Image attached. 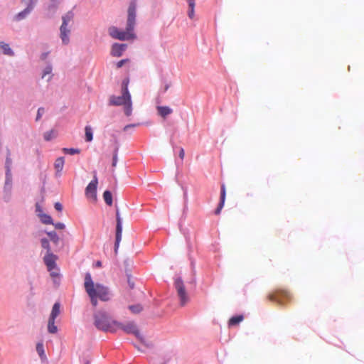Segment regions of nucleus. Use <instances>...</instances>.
Segmentation results:
<instances>
[{
  "label": "nucleus",
  "mask_w": 364,
  "mask_h": 364,
  "mask_svg": "<svg viewBox=\"0 0 364 364\" xmlns=\"http://www.w3.org/2000/svg\"><path fill=\"white\" fill-rule=\"evenodd\" d=\"M85 140L87 141H91L93 139L92 131L90 127L86 126L85 129Z\"/></svg>",
  "instance_id": "obj_26"
},
{
  "label": "nucleus",
  "mask_w": 364,
  "mask_h": 364,
  "mask_svg": "<svg viewBox=\"0 0 364 364\" xmlns=\"http://www.w3.org/2000/svg\"><path fill=\"white\" fill-rule=\"evenodd\" d=\"M52 72V67L51 66H47L43 73L42 77H45L47 75L51 74Z\"/></svg>",
  "instance_id": "obj_34"
},
{
  "label": "nucleus",
  "mask_w": 364,
  "mask_h": 364,
  "mask_svg": "<svg viewBox=\"0 0 364 364\" xmlns=\"http://www.w3.org/2000/svg\"><path fill=\"white\" fill-rule=\"evenodd\" d=\"M74 14L73 12H68L65 16H63V23L60 28V38L64 44L69 43V34L70 30L68 28V26L73 22Z\"/></svg>",
  "instance_id": "obj_4"
},
{
  "label": "nucleus",
  "mask_w": 364,
  "mask_h": 364,
  "mask_svg": "<svg viewBox=\"0 0 364 364\" xmlns=\"http://www.w3.org/2000/svg\"><path fill=\"white\" fill-rule=\"evenodd\" d=\"M84 287L85 291L90 299L91 304L94 307H96L97 305V297H96L95 293L94 292L93 287V280L92 279V276L90 273L87 272L85 276V282Z\"/></svg>",
  "instance_id": "obj_5"
},
{
  "label": "nucleus",
  "mask_w": 364,
  "mask_h": 364,
  "mask_svg": "<svg viewBox=\"0 0 364 364\" xmlns=\"http://www.w3.org/2000/svg\"><path fill=\"white\" fill-rule=\"evenodd\" d=\"M116 242H115V247L117 248L119 247V242L122 240V218L119 215V212L117 210L116 213Z\"/></svg>",
  "instance_id": "obj_12"
},
{
  "label": "nucleus",
  "mask_w": 364,
  "mask_h": 364,
  "mask_svg": "<svg viewBox=\"0 0 364 364\" xmlns=\"http://www.w3.org/2000/svg\"><path fill=\"white\" fill-rule=\"evenodd\" d=\"M94 325L100 331L105 332H116L117 321L112 319L107 312L97 311L94 315Z\"/></svg>",
  "instance_id": "obj_2"
},
{
  "label": "nucleus",
  "mask_w": 364,
  "mask_h": 364,
  "mask_svg": "<svg viewBox=\"0 0 364 364\" xmlns=\"http://www.w3.org/2000/svg\"><path fill=\"white\" fill-rule=\"evenodd\" d=\"M36 351L42 360L46 359V356L45 354L44 346L43 343H38L36 345Z\"/></svg>",
  "instance_id": "obj_21"
},
{
  "label": "nucleus",
  "mask_w": 364,
  "mask_h": 364,
  "mask_svg": "<svg viewBox=\"0 0 364 364\" xmlns=\"http://www.w3.org/2000/svg\"><path fill=\"white\" fill-rule=\"evenodd\" d=\"M53 225H54V227L56 229H59V230H63L65 227V225L62 223H53Z\"/></svg>",
  "instance_id": "obj_35"
},
{
  "label": "nucleus",
  "mask_w": 364,
  "mask_h": 364,
  "mask_svg": "<svg viewBox=\"0 0 364 364\" xmlns=\"http://www.w3.org/2000/svg\"><path fill=\"white\" fill-rule=\"evenodd\" d=\"M94 292L95 293L96 297L99 298L101 301H107L110 299L111 294L109 289L101 284H95L93 282Z\"/></svg>",
  "instance_id": "obj_11"
},
{
  "label": "nucleus",
  "mask_w": 364,
  "mask_h": 364,
  "mask_svg": "<svg viewBox=\"0 0 364 364\" xmlns=\"http://www.w3.org/2000/svg\"><path fill=\"white\" fill-rule=\"evenodd\" d=\"M60 305L59 303L57 302L54 304L49 318L55 320L60 313Z\"/></svg>",
  "instance_id": "obj_18"
},
{
  "label": "nucleus",
  "mask_w": 364,
  "mask_h": 364,
  "mask_svg": "<svg viewBox=\"0 0 364 364\" xmlns=\"http://www.w3.org/2000/svg\"><path fill=\"white\" fill-rule=\"evenodd\" d=\"M85 364H89V362L87 361V362H86Z\"/></svg>",
  "instance_id": "obj_48"
},
{
  "label": "nucleus",
  "mask_w": 364,
  "mask_h": 364,
  "mask_svg": "<svg viewBox=\"0 0 364 364\" xmlns=\"http://www.w3.org/2000/svg\"><path fill=\"white\" fill-rule=\"evenodd\" d=\"M137 125H138V124H131L126 125V126L124 127L123 130H124V132H127L129 128L136 127Z\"/></svg>",
  "instance_id": "obj_39"
},
{
  "label": "nucleus",
  "mask_w": 364,
  "mask_h": 364,
  "mask_svg": "<svg viewBox=\"0 0 364 364\" xmlns=\"http://www.w3.org/2000/svg\"><path fill=\"white\" fill-rule=\"evenodd\" d=\"M98 184V180L97 178L96 172H94V176L92 181L87 185L85 188V196L92 202H96L97 200V187Z\"/></svg>",
  "instance_id": "obj_10"
},
{
  "label": "nucleus",
  "mask_w": 364,
  "mask_h": 364,
  "mask_svg": "<svg viewBox=\"0 0 364 364\" xmlns=\"http://www.w3.org/2000/svg\"><path fill=\"white\" fill-rule=\"evenodd\" d=\"M174 284L180 300V305L183 306L189 301V296L186 291L183 282L181 278H178L175 280Z\"/></svg>",
  "instance_id": "obj_7"
},
{
  "label": "nucleus",
  "mask_w": 364,
  "mask_h": 364,
  "mask_svg": "<svg viewBox=\"0 0 364 364\" xmlns=\"http://www.w3.org/2000/svg\"><path fill=\"white\" fill-rule=\"evenodd\" d=\"M36 210L41 211L40 210V207L38 205L36 206Z\"/></svg>",
  "instance_id": "obj_47"
},
{
  "label": "nucleus",
  "mask_w": 364,
  "mask_h": 364,
  "mask_svg": "<svg viewBox=\"0 0 364 364\" xmlns=\"http://www.w3.org/2000/svg\"><path fill=\"white\" fill-rule=\"evenodd\" d=\"M126 48V44L114 43L112 47L111 54L114 57H120Z\"/></svg>",
  "instance_id": "obj_14"
},
{
  "label": "nucleus",
  "mask_w": 364,
  "mask_h": 364,
  "mask_svg": "<svg viewBox=\"0 0 364 364\" xmlns=\"http://www.w3.org/2000/svg\"><path fill=\"white\" fill-rule=\"evenodd\" d=\"M55 168L58 173H60L64 166V159L63 157L58 158L54 164Z\"/></svg>",
  "instance_id": "obj_19"
},
{
  "label": "nucleus",
  "mask_w": 364,
  "mask_h": 364,
  "mask_svg": "<svg viewBox=\"0 0 364 364\" xmlns=\"http://www.w3.org/2000/svg\"><path fill=\"white\" fill-rule=\"evenodd\" d=\"M41 242L42 247L47 250V252H51L48 240L46 238H43Z\"/></svg>",
  "instance_id": "obj_30"
},
{
  "label": "nucleus",
  "mask_w": 364,
  "mask_h": 364,
  "mask_svg": "<svg viewBox=\"0 0 364 364\" xmlns=\"http://www.w3.org/2000/svg\"><path fill=\"white\" fill-rule=\"evenodd\" d=\"M128 84H129V80H124L122 82V92H125L127 94H130L129 90H128Z\"/></svg>",
  "instance_id": "obj_31"
},
{
  "label": "nucleus",
  "mask_w": 364,
  "mask_h": 364,
  "mask_svg": "<svg viewBox=\"0 0 364 364\" xmlns=\"http://www.w3.org/2000/svg\"><path fill=\"white\" fill-rule=\"evenodd\" d=\"M188 4L189 9H195V0H186Z\"/></svg>",
  "instance_id": "obj_37"
},
{
  "label": "nucleus",
  "mask_w": 364,
  "mask_h": 364,
  "mask_svg": "<svg viewBox=\"0 0 364 364\" xmlns=\"http://www.w3.org/2000/svg\"><path fill=\"white\" fill-rule=\"evenodd\" d=\"M129 283L130 287L133 288L134 287V284L130 282L129 281Z\"/></svg>",
  "instance_id": "obj_46"
},
{
  "label": "nucleus",
  "mask_w": 364,
  "mask_h": 364,
  "mask_svg": "<svg viewBox=\"0 0 364 364\" xmlns=\"http://www.w3.org/2000/svg\"><path fill=\"white\" fill-rule=\"evenodd\" d=\"M109 105L120 106L124 105V114L130 116L132 112V103L130 94L122 92L121 96L112 95L109 97Z\"/></svg>",
  "instance_id": "obj_3"
},
{
  "label": "nucleus",
  "mask_w": 364,
  "mask_h": 364,
  "mask_svg": "<svg viewBox=\"0 0 364 364\" xmlns=\"http://www.w3.org/2000/svg\"><path fill=\"white\" fill-rule=\"evenodd\" d=\"M56 136V133L54 130H50L48 132H46V133H44L43 134V137H44V139L46 141H50L51 139L55 138Z\"/></svg>",
  "instance_id": "obj_25"
},
{
  "label": "nucleus",
  "mask_w": 364,
  "mask_h": 364,
  "mask_svg": "<svg viewBox=\"0 0 364 364\" xmlns=\"http://www.w3.org/2000/svg\"><path fill=\"white\" fill-rule=\"evenodd\" d=\"M118 329H122L127 334H134L137 338L140 340L142 339L139 331L138 330L134 322L130 321L125 324H123L117 321L116 331Z\"/></svg>",
  "instance_id": "obj_9"
},
{
  "label": "nucleus",
  "mask_w": 364,
  "mask_h": 364,
  "mask_svg": "<svg viewBox=\"0 0 364 364\" xmlns=\"http://www.w3.org/2000/svg\"><path fill=\"white\" fill-rule=\"evenodd\" d=\"M225 196H226V190L225 186L224 184L221 185V191H220V200L218 204V208L215 210V213L216 215H219L224 206L225 200Z\"/></svg>",
  "instance_id": "obj_15"
},
{
  "label": "nucleus",
  "mask_w": 364,
  "mask_h": 364,
  "mask_svg": "<svg viewBox=\"0 0 364 364\" xmlns=\"http://www.w3.org/2000/svg\"><path fill=\"white\" fill-rule=\"evenodd\" d=\"M188 16L191 18H193V16H194V9H190V10L188 11Z\"/></svg>",
  "instance_id": "obj_41"
},
{
  "label": "nucleus",
  "mask_w": 364,
  "mask_h": 364,
  "mask_svg": "<svg viewBox=\"0 0 364 364\" xmlns=\"http://www.w3.org/2000/svg\"><path fill=\"white\" fill-rule=\"evenodd\" d=\"M55 208L58 211H61L63 209V206L60 203L57 202L55 203Z\"/></svg>",
  "instance_id": "obj_40"
},
{
  "label": "nucleus",
  "mask_w": 364,
  "mask_h": 364,
  "mask_svg": "<svg viewBox=\"0 0 364 364\" xmlns=\"http://www.w3.org/2000/svg\"><path fill=\"white\" fill-rule=\"evenodd\" d=\"M184 156H185L184 149L183 148H181V150H180V152H179V157L181 159H183L184 158Z\"/></svg>",
  "instance_id": "obj_42"
},
{
  "label": "nucleus",
  "mask_w": 364,
  "mask_h": 364,
  "mask_svg": "<svg viewBox=\"0 0 364 364\" xmlns=\"http://www.w3.org/2000/svg\"><path fill=\"white\" fill-rule=\"evenodd\" d=\"M129 309L133 314H139L143 310L141 304L131 305Z\"/></svg>",
  "instance_id": "obj_28"
},
{
  "label": "nucleus",
  "mask_w": 364,
  "mask_h": 364,
  "mask_svg": "<svg viewBox=\"0 0 364 364\" xmlns=\"http://www.w3.org/2000/svg\"><path fill=\"white\" fill-rule=\"evenodd\" d=\"M103 198H104L105 203L108 205H112V193L110 191H105L103 193Z\"/></svg>",
  "instance_id": "obj_24"
},
{
  "label": "nucleus",
  "mask_w": 364,
  "mask_h": 364,
  "mask_svg": "<svg viewBox=\"0 0 364 364\" xmlns=\"http://www.w3.org/2000/svg\"><path fill=\"white\" fill-rule=\"evenodd\" d=\"M47 55H48V53H43V54L42 55V58H43V59H46V57H47Z\"/></svg>",
  "instance_id": "obj_45"
},
{
  "label": "nucleus",
  "mask_w": 364,
  "mask_h": 364,
  "mask_svg": "<svg viewBox=\"0 0 364 364\" xmlns=\"http://www.w3.org/2000/svg\"><path fill=\"white\" fill-rule=\"evenodd\" d=\"M267 298L269 301L276 302L279 305H283L286 300L290 299V294L288 291L282 289H278L270 293Z\"/></svg>",
  "instance_id": "obj_8"
},
{
  "label": "nucleus",
  "mask_w": 364,
  "mask_h": 364,
  "mask_svg": "<svg viewBox=\"0 0 364 364\" xmlns=\"http://www.w3.org/2000/svg\"><path fill=\"white\" fill-rule=\"evenodd\" d=\"M0 50L4 55L13 56L14 55L9 45L4 42L0 43Z\"/></svg>",
  "instance_id": "obj_17"
},
{
  "label": "nucleus",
  "mask_w": 364,
  "mask_h": 364,
  "mask_svg": "<svg viewBox=\"0 0 364 364\" xmlns=\"http://www.w3.org/2000/svg\"><path fill=\"white\" fill-rule=\"evenodd\" d=\"M43 113H44V108H43V107L38 108L36 120L38 121L41 118Z\"/></svg>",
  "instance_id": "obj_33"
},
{
  "label": "nucleus",
  "mask_w": 364,
  "mask_h": 364,
  "mask_svg": "<svg viewBox=\"0 0 364 364\" xmlns=\"http://www.w3.org/2000/svg\"><path fill=\"white\" fill-rule=\"evenodd\" d=\"M127 61H128V59H123V60H119L117 63V68H122Z\"/></svg>",
  "instance_id": "obj_36"
},
{
  "label": "nucleus",
  "mask_w": 364,
  "mask_h": 364,
  "mask_svg": "<svg viewBox=\"0 0 364 364\" xmlns=\"http://www.w3.org/2000/svg\"><path fill=\"white\" fill-rule=\"evenodd\" d=\"M95 266L97 267H100L102 266V262L100 261H97L95 264Z\"/></svg>",
  "instance_id": "obj_43"
},
{
  "label": "nucleus",
  "mask_w": 364,
  "mask_h": 364,
  "mask_svg": "<svg viewBox=\"0 0 364 364\" xmlns=\"http://www.w3.org/2000/svg\"><path fill=\"white\" fill-rule=\"evenodd\" d=\"M11 164V159L9 157V154H8L6 159V174H8L10 171V165Z\"/></svg>",
  "instance_id": "obj_32"
},
{
  "label": "nucleus",
  "mask_w": 364,
  "mask_h": 364,
  "mask_svg": "<svg viewBox=\"0 0 364 364\" xmlns=\"http://www.w3.org/2000/svg\"><path fill=\"white\" fill-rule=\"evenodd\" d=\"M33 7H34V2L33 1H30L27 7L23 11L19 12L18 14L16 15L15 19L16 21H21V20L23 19L24 18L26 17V16H28L31 12Z\"/></svg>",
  "instance_id": "obj_13"
},
{
  "label": "nucleus",
  "mask_w": 364,
  "mask_h": 364,
  "mask_svg": "<svg viewBox=\"0 0 364 364\" xmlns=\"http://www.w3.org/2000/svg\"><path fill=\"white\" fill-rule=\"evenodd\" d=\"M157 111L158 114L163 118H166V116L173 112L172 109L167 106H158Z\"/></svg>",
  "instance_id": "obj_16"
},
{
  "label": "nucleus",
  "mask_w": 364,
  "mask_h": 364,
  "mask_svg": "<svg viewBox=\"0 0 364 364\" xmlns=\"http://www.w3.org/2000/svg\"><path fill=\"white\" fill-rule=\"evenodd\" d=\"M63 152L65 154L74 155L80 153V150L79 149L74 148H63Z\"/></svg>",
  "instance_id": "obj_27"
},
{
  "label": "nucleus",
  "mask_w": 364,
  "mask_h": 364,
  "mask_svg": "<svg viewBox=\"0 0 364 364\" xmlns=\"http://www.w3.org/2000/svg\"><path fill=\"white\" fill-rule=\"evenodd\" d=\"M48 331L50 333H55L58 331V327L55 324L54 319H48Z\"/></svg>",
  "instance_id": "obj_22"
},
{
  "label": "nucleus",
  "mask_w": 364,
  "mask_h": 364,
  "mask_svg": "<svg viewBox=\"0 0 364 364\" xmlns=\"http://www.w3.org/2000/svg\"><path fill=\"white\" fill-rule=\"evenodd\" d=\"M57 259V256L52 252H47L43 258L47 269L50 272L52 277H57L59 276L58 269L57 268L55 263Z\"/></svg>",
  "instance_id": "obj_6"
},
{
  "label": "nucleus",
  "mask_w": 364,
  "mask_h": 364,
  "mask_svg": "<svg viewBox=\"0 0 364 364\" xmlns=\"http://www.w3.org/2000/svg\"><path fill=\"white\" fill-rule=\"evenodd\" d=\"M136 4L134 1L129 4L127 10V20L125 31H120L115 26H110L108 29L109 36L120 41L133 40L136 38L134 30L136 24Z\"/></svg>",
  "instance_id": "obj_1"
},
{
  "label": "nucleus",
  "mask_w": 364,
  "mask_h": 364,
  "mask_svg": "<svg viewBox=\"0 0 364 364\" xmlns=\"http://www.w3.org/2000/svg\"><path fill=\"white\" fill-rule=\"evenodd\" d=\"M117 151L114 153V156H113V159H112V166H116L117 165Z\"/></svg>",
  "instance_id": "obj_38"
},
{
  "label": "nucleus",
  "mask_w": 364,
  "mask_h": 364,
  "mask_svg": "<svg viewBox=\"0 0 364 364\" xmlns=\"http://www.w3.org/2000/svg\"><path fill=\"white\" fill-rule=\"evenodd\" d=\"M244 319L243 316L239 315L236 316H233L230 318L228 321L229 326H235L240 323Z\"/></svg>",
  "instance_id": "obj_23"
},
{
  "label": "nucleus",
  "mask_w": 364,
  "mask_h": 364,
  "mask_svg": "<svg viewBox=\"0 0 364 364\" xmlns=\"http://www.w3.org/2000/svg\"><path fill=\"white\" fill-rule=\"evenodd\" d=\"M170 85L168 84L166 85H165V87H164V92H166L168 90V89L169 88Z\"/></svg>",
  "instance_id": "obj_44"
},
{
  "label": "nucleus",
  "mask_w": 364,
  "mask_h": 364,
  "mask_svg": "<svg viewBox=\"0 0 364 364\" xmlns=\"http://www.w3.org/2000/svg\"><path fill=\"white\" fill-rule=\"evenodd\" d=\"M38 216L40 217L41 220L43 223L46 225L53 224V219L50 215L41 213L38 214Z\"/></svg>",
  "instance_id": "obj_20"
},
{
  "label": "nucleus",
  "mask_w": 364,
  "mask_h": 364,
  "mask_svg": "<svg viewBox=\"0 0 364 364\" xmlns=\"http://www.w3.org/2000/svg\"><path fill=\"white\" fill-rule=\"evenodd\" d=\"M47 235L49 236L50 240L55 244H58L59 242V237L55 232H48Z\"/></svg>",
  "instance_id": "obj_29"
}]
</instances>
